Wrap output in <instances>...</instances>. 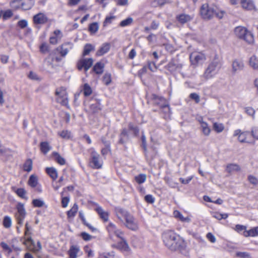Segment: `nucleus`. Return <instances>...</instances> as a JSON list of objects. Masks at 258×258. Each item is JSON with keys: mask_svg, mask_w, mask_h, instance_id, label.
<instances>
[{"mask_svg": "<svg viewBox=\"0 0 258 258\" xmlns=\"http://www.w3.org/2000/svg\"><path fill=\"white\" fill-rule=\"evenodd\" d=\"M162 239L165 245L172 251L184 249L186 245L184 240L172 231L164 232Z\"/></svg>", "mask_w": 258, "mask_h": 258, "instance_id": "obj_1", "label": "nucleus"}, {"mask_svg": "<svg viewBox=\"0 0 258 258\" xmlns=\"http://www.w3.org/2000/svg\"><path fill=\"white\" fill-rule=\"evenodd\" d=\"M118 219L124 223L126 227L130 230L136 231L138 229V223L134 216L126 210L117 208L115 209Z\"/></svg>", "mask_w": 258, "mask_h": 258, "instance_id": "obj_2", "label": "nucleus"}, {"mask_svg": "<svg viewBox=\"0 0 258 258\" xmlns=\"http://www.w3.org/2000/svg\"><path fill=\"white\" fill-rule=\"evenodd\" d=\"M152 98L154 101L155 103L159 106L163 117L166 119H169L171 116V111L167 101L165 98L158 96L156 94H153Z\"/></svg>", "mask_w": 258, "mask_h": 258, "instance_id": "obj_3", "label": "nucleus"}, {"mask_svg": "<svg viewBox=\"0 0 258 258\" xmlns=\"http://www.w3.org/2000/svg\"><path fill=\"white\" fill-rule=\"evenodd\" d=\"M236 36L245 41L248 44L252 45L254 40L253 34L247 28L243 26H237L234 29Z\"/></svg>", "mask_w": 258, "mask_h": 258, "instance_id": "obj_4", "label": "nucleus"}, {"mask_svg": "<svg viewBox=\"0 0 258 258\" xmlns=\"http://www.w3.org/2000/svg\"><path fill=\"white\" fill-rule=\"evenodd\" d=\"M220 60L216 56L213 60L209 63L203 75V77L206 80L213 78L218 72Z\"/></svg>", "mask_w": 258, "mask_h": 258, "instance_id": "obj_5", "label": "nucleus"}, {"mask_svg": "<svg viewBox=\"0 0 258 258\" xmlns=\"http://www.w3.org/2000/svg\"><path fill=\"white\" fill-rule=\"evenodd\" d=\"M55 95L57 102L70 108L68 94L66 88L63 87L57 88L55 91Z\"/></svg>", "mask_w": 258, "mask_h": 258, "instance_id": "obj_6", "label": "nucleus"}, {"mask_svg": "<svg viewBox=\"0 0 258 258\" xmlns=\"http://www.w3.org/2000/svg\"><path fill=\"white\" fill-rule=\"evenodd\" d=\"M106 229L110 239L113 241L116 240L115 238L122 239L123 232L121 230L118 229L113 223L110 222L106 226Z\"/></svg>", "mask_w": 258, "mask_h": 258, "instance_id": "obj_7", "label": "nucleus"}, {"mask_svg": "<svg viewBox=\"0 0 258 258\" xmlns=\"http://www.w3.org/2000/svg\"><path fill=\"white\" fill-rule=\"evenodd\" d=\"M23 243L28 249L35 253L38 258H41L39 254V252L42 249V246L40 241H38L36 245L31 237H28Z\"/></svg>", "mask_w": 258, "mask_h": 258, "instance_id": "obj_8", "label": "nucleus"}, {"mask_svg": "<svg viewBox=\"0 0 258 258\" xmlns=\"http://www.w3.org/2000/svg\"><path fill=\"white\" fill-rule=\"evenodd\" d=\"M189 58L191 64L197 66L199 64L203 63L206 57L203 52L195 51L190 53Z\"/></svg>", "mask_w": 258, "mask_h": 258, "instance_id": "obj_9", "label": "nucleus"}, {"mask_svg": "<svg viewBox=\"0 0 258 258\" xmlns=\"http://www.w3.org/2000/svg\"><path fill=\"white\" fill-rule=\"evenodd\" d=\"M200 14L204 19L210 20L215 15V10L210 7L208 4H204L201 7Z\"/></svg>", "mask_w": 258, "mask_h": 258, "instance_id": "obj_10", "label": "nucleus"}, {"mask_svg": "<svg viewBox=\"0 0 258 258\" xmlns=\"http://www.w3.org/2000/svg\"><path fill=\"white\" fill-rule=\"evenodd\" d=\"M91 166L94 169H99L102 166L103 161L100 159L99 154L94 150L91 153Z\"/></svg>", "mask_w": 258, "mask_h": 258, "instance_id": "obj_11", "label": "nucleus"}, {"mask_svg": "<svg viewBox=\"0 0 258 258\" xmlns=\"http://www.w3.org/2000/svg\"><path fill=\"white\" fill-rule=\"evenodd\" d=\"M26 214V212L24 205L21 203H19L17 206V212L15 213V216L17 224L20 226L23 225Z\"/></svg>", "mask_w": 258, "mask_h": 258, "instance_id": "obj_12", "label": "nucleus"}, {"mask_svg": "<svg viewBox=\"0 0 258 258\" xmlns=\"http://www.w3.org/2000/svg\"><path fill=\"white\" fill-rule=\"evenodd\" d=\"M94 60L92 58H82L77 63V69L79 71L84 69L85 73L92 66Z\"/></svg>", "mask_w": 258, "mask_h": 258, "instance_id": "obj_13", "label": "nucleus"}, {"mask_svg": "<svg viewBox=\"0 0 258 258\" xmlns=\"http://www.w3.org/2000/svg\"><path fill=\"white\" fill-rule=\"evenodd\" d=\"M73 44L70 42L64 43L59 47L57 48V50H59V53L61 56H65L69 51L73 48Z\"/></svg>", "mask_w": 258, "mask_h": 258, "instance_id": "obj_14", "label": "nucleus"}, {"mask_svg": "<svg viewBox=\"0 0 258 258\" xmlns=\"http://www.w3.org/2000/svg\"><path fill=\"white\" fill-rule=\"evenodd\" d=\"M244 67V63L241 59H235L232 61V68L234 73L242 70Z\"/></svg>", "mask_w": 258, "mask_h": 258, "instance_id": "obj_15", "label": "nucleus"}, {"mask_svg": "<svg viewBox=\"0 0 258 258\" xmlns=\"http://www.w3.org/2000/svg\"><path fill=\"white\" fill-rule=\"evenodd\" d=\"M248 134V132H242L240 130H236L234 131L233 136H238V140L241 143H249L246 141V137Z\"/></svg>", "mask_w": 258, "mask_h": 258, "instance_id": "obj_16", "label": "nucleus"}, {"mask_svg": "<svg viewBox=\"0 0 258 258\" xmlns=\"http://www.w3.org/2000/svg\"><path fill=\"white\" fill-rule=\"evenodd\" d=\"M48 18L46 16L41 13H39L33 17V22L36 24H43L46 23Z\"/></svg>", "mask_w": 258, "mask_h": 258, "instance_id": "obj_17", "label": "nucleus"}, {"mask_svg": "<svg viewBox=\"0 0 258 258\" xmlns=\"http://www.w3.org/2000/svg\"><path fill=\"white\" fill-rule=\"evenodd\" d=\"M182 67V64L177 61L171 60L166 66V69L171 72L180 70Z\"/></svg>", "mask_w": 258, "mask_h": 258, "instance_id": "obj_18", "label": "nucleus"}, {"mask_svg": "<svg viewBox=\"0 0 258 258\" xmlns=\"http://www.w3.org/2000/svg\"><path fill=\"white\" fill-rule=\"evenodd\" d=\"M242 8L246 11L255 10V7L252 0H240Z\"/></svg>", "mask_w": 258, "mask_h": 258, "instance_id": "obj_19", "label": "nucleus"}, {"mask_svg": "<svg viewBox=\"0 0 258 258\" xmlns=\"http://www.w3.org/2000/svg\"><path fill=\"white\" fill-rule=\"evenodd\" d=\"M62 36V33L59 30H56L49 38V42L51 44H56L58 43Z\"/></svg>", "mask_w": 258, "mask_h": 258, "instance_id": "obj_20", "label": "nucleus"}, {"mask_svg": "<svg viewBox=\"0 0 258 258\" xmlns=\"http://www.w3.org/2000/svg\"><path fill=\"white\" fill-rule=\"evenodd\" d=\"M95 210L99 215L100 218L104 222H107L108 220V212L104 211L101 207L97 205Z\"/></svg>", "mask_w": 258, "mask_h": 258, "instance_id": "obj_21", "label": "nucleus"}, {"mask_svg": "<svg viewBox=\"0 0 258 258\" xmlns=\"http://www.w3.org/2000/svg\"><path fill=\"white\" fill-rule=\"evenodd\" d=\"M68 252L69 258H77L79 255L81 250L79 246L73 245L71 246Z\"/></svg>", "mask_w": 258, "mask_h": 258, "instance_id": "obj_22", "label": "nucleus"}, {"mask_svg": "<svg viewBox=\"0 0 258 258\" xmlns=\"http://www.w3.org/2000/svg\"><path fill=\"white\" fill-rule=\"evenodd\" d=\"M194 17L193 15H189L185 14H182L177 17L178 21L181 24H184L190 21Z\"/></svg>", "mask_w": 258, "mask_h": 258, "instance_id": "obj_23", "label": "nucleus"}, {"mask_svg": "<svg viewBox=\"0 0 258 258\" xmlns=\"http://www.w3.org/2000/svg\"><path fill=\"white\" fill-rule=\"evenodd\" d=\"M34 4V0H21V9L27 10L30 9Z\"/></svg>", "mask_w": 258, "mask_h": 258, "instance_id": "obj_24", "label": "nucleus"}, {"mask_svg": "<svg viewBox=\"0 0 258 258\" xmlns=\"http://www.w3.org/2000/svg\"><path fill=\"white\" fill-rule=\"evenodd\" d=\"M248 63L252 69L258 71V56L252 55L249 59Z\"/></svg>", "mask_w": 258, "mask_h": 258, "instance_id": "obj_25", "label": "nucleus"}, {"mask_svg": "<svg viewBox=\"0 0 258 258\" xmlns=\"http://www.w3.org/2000/svg\"><path fill=\"white\" fill-rule=\"evenodd\" d=\"M110 44L109 43H105L102 44L100 49L97 51L96 55L101 56L107 53L110 49Z\"/></svg>", "mask_w": 258, "mask_h": 258, "instance_id": "obj_26", "label": "nucleus"}, {"mask_svg": "<svg viewBox=\"0 0 258 258\" xmlns=\"http://www.w3.org/2000/svg\"><path fill=\"white\" fill-rule=\"evenodd\" d=\"M240 167L239 165L235 163L229 164L226 166V172L231 173L234 171H239L240 170Z\"/></svg>", "mask_w": 258, "mask_h": 258, "instance_id": "obj_27", "label": "nucleus"}, {"mask_svg": "<svg viewBox=\"0 0 258 258\" xmlns=\"http://www.w3.org/2000/svg\"><path fill=\"white\" fill-rule=\"evenodd\" d=\"M243 235L245 237H254L258 236V226L254 227L249 230L244 231Z\"/></svg>", "mask_w": 258, "mask_h": 258, "instance_id": "obj_28", "label": "nucleus"}, {"mask_svg": "<svg viewBox=\"0 0 258 258\" xmlns=\"http://www.w3.org/2000/svg\"><path fill=\"white\" fill-rule=\"evenodd\" d=\"M46 172L53 180L57 178V172L54 168L47 167L46 168Z\"/></svg>", "mask_w": 258, "mask_h": 258, "instance_id": "obj_29", "label": "nucleus"}, {"mask_svg": "<svg viewBox=\"0 0 258 258\" xmlns=\"http://www.w3.org/2000/svg\"><path fill=\"white\" fill-rule=\"evenodd\" d=\"M78 211V206L77 204H75L72 208L68 211L67 216L68 218H73Z\"/></svg>", "mask_w": 258, "mask_h": 258, "instance_id": "obj_30", "label": "nucleus"}, {"mask_svg": "<svg viewBox=\"0 0 258 258\" xmlns=\"http://www.w3.org/2000/svg\"><path fill=\"white\" fill-rule=\"evenodd\" d=\"M173 214L176 218L179 219L182 222L189 223L190 221V219L188 217H184L178 211H175Z\"/></svg>", "mask_w": 258, "mask_h": 258, "instance_id": "obj_31", "label": "nucleus"}, {"mask_svg": "<svg viewBox=\"0 0 258 258\" xmlns=\"http://www.w3.org/2000/svg\"><path fill=\"white\" fill-rule=\"evenodd\" d=\"M120 240L121 241L118 243L116 246L117 248L123 251H128L129 246L126 241L123 238L122 239Z\"/></svg>", "mask_w": 258, "mask_h": 258, "instance_id": "obj_32", "label": "nucleus"}, {"mask_svg": "<svg viewBox=\"0 0 258 258\" xmlns=\"http://www.w3.org/2000/svg\"><path fill=\"white\" fill-rule=\"evenodd\" d=\"M104 64L103 63L98 62H97L93 68V70L97 74H101L103 72Z\"/></svg>", "mask_w": 258, "mask_h": 258, "instance_id": "obj_33", "label": "nucleus"}, {"mask_svg": "<svg viewBox=\"0 0 258 258\" xmlns=\"http://www.w3.org/2000/svg\"><path fill=\"white\" fill-rule=\"evenodd\" d=\"M38 183L37 177L34 175H31L28 180V184L32 187L36 186Z\"/></svg>", "mask_w": 258, "mask_h": 258, "instance_id": "obj_34", "label": "nucleus"}, {"mask_svg": "<svg viewBox=\"0 0 258 258\" xmlns=\"http://www.w3.org/2000/svg\"><path fill=\"white\" fill-rule=\"evenodd\" d=\"M40 149L43 153L46 154L51 149V147L47 142H44L40 144Z\"/></svg>", "mask_w": 258, "mask_h": 258, "instance_id": "obj_35", "label": "nucleus"}, {"mask_svg": "<svg viewBox=\"0 0 258 258\" xmlns=\"http://www.w3.org/2000/svg\"><path fill=\"white\" fill-rule=\"evenodd\" d=\"M32 169V161L30 159H27L23 165L24 170L30 172Z\"/></svg>", "mask_w": 258, "mask_h": 258, "instance_id": "obj_36", "label": "nucleus"}, {"mask_svg": "<svg viewBox=\"0 0 258 258\" xmlns=\"http://www.w3.org/2000/svg\"><path fill=\"white\" fill-rule=\"evenodd\" d=\"M203 133L205 136H208L209 135L211 130L208 126V124L207 122H202V125H201Z\"/></svg>", "mask_w": 258, "mask_h": 258, "instance_id": "obj_37", "label": "nucleus"}, {"mask_svg": "<svg viewBox=\"0 0 258 258\" xmlns=\"http://www.w3.org/2000/svg\"><path fill=\"white\" fill-rule=\"evenodd\" d=\"M83 93L85 96H90L92 93V90L90 85L86 83L83 86Z\"/></svg>", "mask_w": 258, "mask_h": 258, "instance_id": "obj_38", "label": "nucleus"}, {"mask_svg": "<svg viewBox=\"0 0 258 258\" xmlns=\"http://www.w3.org/2000/svg\"><path fill=\"white\" fill-rule=\"evenodd\" d=\"M213 217L220 220L222 219H225L228 218V215L226 213L221 214L219 212H214L212 214Z\"/></svg>", "mask_w": 258, "mask_h": 258, "instance_id": "obj_39", "label": "nucleus"}, {"mask_svg": "<svg viewBox=\"0 0 258 258\" xmlns=\"http://www.w3.org/2000/svg\"><path fill=\"white\" fill-rule=\"evenodd\" d=\"M31 230L32 227L29 225L28 223L27 222L25 224V232H24V236L25 237L24 238L25 239V240L28 237H31Z\"/></svg>", "mask_w": 258, "mask_h": 258, "instance_id": "obj_40", "label": "nucleus"}, {"mask_svg": "<svg viewBox=\"0 0 258 258\" xmlns=\"http://www.w3.org/2000/svg\"><path fill=\"white\" fill-rule=\"evenodd\" d=\"M213 128L217 133H221L224 129L223 124L221 123L215 122L213 124Z\"/></svg>", "mask_w": 258, "mask_h": 258, "instance_id": "obj_41", "label": "nucleus"}, {"mask_svg": "<svg viewBox=\"0 0 258 258\" xmlns=\"http://www.w3.org/2000/svg\"><path fill=\"white\" fill-rule=\"evenodd\" d=\"M146 178L147 177L145 174H140L135 177L136 181L139 184L144 183L146 181Z\"/></svg>", "mask_w": 258, "mask_h": 258, "instance_id": "obj_42", "label": "nucleus"}, {"mask_svg": "<svg viewBox=\"0 0 258 258\" xmlns=\"http://www.w3.org/2000/svg\"><path fill=\"white\" fill-rule=\"evenodd\" d=\"M21 0H14L11 2L10 5L12 9L16 10L21 9V5H20Z\"/></svg>", "mask_w": 258, "mask_h": 258, "instance_id": "obj_43", "label": "nucleus"}, {"mask_svg": "<svg viewBox=\"0 0 258 258\" xmlns=\"http://www.w3.org/2000/svg\"><path fill=\"white\" fill-rule=\"evenodd\" d=\"M169 2V0H154L152 2V5L154 7L162 6Z\"/></svg>", "mask_w": 258, "mask_h": 258, "instance_id": "obj_44", "label": "nucleus"}, {"mask_svg": "<svg viewBox=\"0 0 258 258\" xmlns=\"http://www.w3.org/2000/svg\"><path fill=\"white\" fill-rule=\"evenodd\" d=\"M99 29V26L97 23L94 22L91 24L89 26V31L91 33H95Z\"/></svg>", "mask_w": 258, "mask_h": 258, "instance_id": "obj_45", "label": "nucleus"}, {"mask_svg": "<svg viewBox=\"0 0 258 258\" xmlns=\"http://www.w3.org/2000/svg\"><path fill=\"white\" fill-rule=\"evenodd\" d=\"M54 156L55 160L60 165H64L66 163L65 160L63 158L60 156L57 153H54Z\"/></svg>", "mask_w": 258, "mask_h": 258, "instance_id": "obj_46", "label": "nucleus"}, {"mask_svg": "<svg viewBox=\"0 0 258 258\" xmlns=\"http://www.w3.org/2000/svg\"><path fill=\"white\" fill-rule=\"evenodd\" d=\"M93 47L91 44H87L84 48V51L83 53V56H86L89 54V53L93 50Z\"/></svg>", "mask_w": 258, "mask_h": 258, "instance_id": "obj_47", "label": "nucleus"}, {"mask_svg": "<svg viewBox=\"0 0 258 258\" xmlns=\"http://www.w3.org/2000/svg\"><path fill=\"white\" fill-rule=\"evenodd\" d=\"M133 21V19L132 18H127V19L122 20L120 22L119 26L121 27H125L131 25Z\"/></svg>", "mask_w": 258, "mask_h": 258, "instance_id": "obj_48", "label": "nucleus"}, {"mask_svg": "<svg viewBox=\"0 0 258 258\" xmlns=\"http://www.w3.org/2000/svg\"><path fill=\"white\" fill-rule=\"evenodd\" d=\"M12 221L10 217L6 216L5 217L3 220V225L5 227L8 228L11 226Z\"/></svg>", "mask_w": 258, "mask_h": 258, "instance_id": "obj_49", "label": "nucleus"}, {"mask_svg": "<svg viewBox=\"0 0 258 258\" xmlns=\"http://www.w3.org/2000/svg\"><path fill=\"white\" fill-rule=\"evenodd\" d=\"M32 204L35 207H42L44 205L43 201L40 199H34L32 201Z\"/></svg>", "mask_w": 258, "mask_h": 258, "instance_id": "obj_50", "label": "nucleus"}, {"mask_svg": "<svg viewBox=\"0 0 258 258\" xmlns=\"http://www.w3.org/2000/svg\"><path fill=\"white\" fill-rule=\"evenodd\" d=\"M111 81V75L110 74H105L103 77V82L106 85H109Z\"/></svg>", "mask_w": 258, "mask_h": 258, "instance_id": "obj_51", "label": "nucleus"}, {"mask_svg": "<svg viewBox=\"0 0 258 258\" xmlns=\"http://www.w3.org/2000/svg\"><path fill=\"white\" fill-rule=\"evenodd\" d=\"M17 25L21 29H24L27 27L28 25V22L26 20H21L18 21Z\"/></svg>", "mask_w": 258, "mask_h": 258, "instance_id": "obj_52", "label": "nucleus"}, {"mask_svg": "<svg viewBox=\"0 0 258 258\" xmlns=\"http://www.w3.org/2000/svg\"><path fill=\"white\" fill-rule=\"evenodd\" d=\"M58 135L62 138L68 139L70 137L71 133L68 131H62L58 133Z\"/></svg>", "mask_w": 258, "mask_h": 258, "instance_id": "obj_53", "label": "nucleus"}, {"mask_svg": "<svg viewBox=\"0 0 258 258\" xmlns=\"http://www.w3.org/2000/svg\"><path fill=\"white\" fill-rule=\"evenodd\" d=\"M251 135L254 139L258 140V128L256 127H252L251 130Z\"/></svg>", "mask_w": 258, "mask_h": 258, "instance_id": "obj_54", "label": "nucleus"}, {"mask_svg": "<svg viewBox=\"0 0 258 258\" xmlns=\"http://www.w3.org/2000/svg\"><path fill=\"white\" fill-rule=\"evenodd\" d=\"M236 256L241 258H251L249 253L246 252H238Z\"/></svg>", "mask_w": 258, "mask_h": 258, "instance_id": "obj_55", "label": "nucleus"}, {"mask_svg": "<svg viewBox=\"0 0 258 258\" xmlns=\"http://www.w3.org/2000/svg\"><path fill=\"white\" fill-rule=\"evenodd\" d=\"M248 180L249 182L253 185L258 184V179L255 176L250 175L248 176Z\"/></svg>", "mask_w": 258, "mask_h": 258, "instance_id": "obj_56", "label": "nucleus"}, {"mask_svg": "<svg viewBox=\"0 0 258 258\" xmlns=\"http://www.w3.org/2000/svg\"><path fill=\"white\" fill-rule=\"evenodd\" d=\"M13 15V13L11 10H8L7 11H6L3 15V18L4 20H7L11 18Z\"/></svg>", "mask_w": 258, "mask_h": 258, "instance_id": "obj_57", "label": "nucleus"}, {"mask_svg": "<svg viewBox=\"0 0 258 258\" xmlns=\"http://www.w3.org/2000/svg\"><path fill=\"white\" fill-rule=\"evenodd\" d=\"M225 14L226 12L224 10H218V11L215 10V15L219 19H222Z\"/></svg>", "mask_w": 258, "mask_h": 258, "instance_id": "obj_58", "label": "nucleus"}, {"mask_svg": "<svg viewBox=\"0 0 258 258\" xmlns=\"http://www.w3.org/2000/svg\"><path fill=\"white\" fill-rule=\"evenodd\" d=\"M141 139H142V146L143 148L144 149L145 154L146 155L147 149V144H146V137L144 135H143L142 136Z\"/></svg>", "mask_w": 258, "mask_h": 258, "instance_id": "obj_59", "label": "nucleus"}, {"mask_svg": "<svg viewBox=\"0 0 258 258\" xmlns=\"http://www.w3.org/2000/svg\"><path fill=\"white\" fill-rule=\"evenodd\" d=\"M189 97L194 100L197 103H198L200 101V98L199 95L196 93H192L189 95Z\"/></svg>", "mask_w": 258, "mask_h": 258, "instance_id": "obj_60", "label": "nucleus"}, {"mask_svg": "<svg viewBox=\"0 0 258 258\" xmlns=\"http://www.w3.org/2000/svg\"><path fill=\"white\" fill-rule=\"evenodd\" d=\"M16 193L18 195V196H19L21 198H24L26 195V191L24 188H18L16 190Z\"/></svg>", "mask_w": 258, "mask_h": 258, "instance_id": "obj_61", "label": "nucleus"}, {"mask_svg": "<svg viewBox=\"0 0 258 258\" xmlns=\"http://www.w3.org/2000/svg\"><path fill=\"white\" fill-rule=\"evenodd\" d=\"M245 112L249 115L252 116L253 118L254 117V115L255 113V110L252 107H248L245 108Z\"/></svg>", "mask_w": 258, "mask_h": 258, "instance_id": "obj_62", "label": "nucleus"}, {"mask_svg": "<svg viewBox=\"0 0 258 258\" xmlns=\"http://www.w3.org/2000/svg\"><path fill=\"white\" fill-rule=\"evenodd\" d=\"M70 201V198L69 197H63L61 199L62 207L66 208L68 206Z\"/></svg>", "mask_w": 258, "mask_h": 258, "instance_id": "obj_63", "label": "nucleus"}, {"mask_svg": "<svg viewBox=\"0 0 258 258\" xmlns=\"http://www.w3.org/2000/svg\"><path fill=\"white\" fill-rule=\"evenodd\" d=\"M84 250L86 253H87V255L88 257H93L94 256L93 251L91 250V249L88 246H86L84 247Z\"/></svg>", "mask_w": 258, "mask_h": 258, "instance_id": "obj_64", "label": "nucleus"}]
</instances>
